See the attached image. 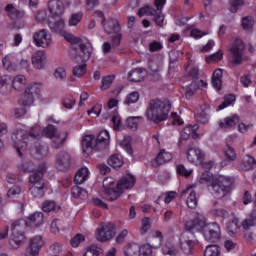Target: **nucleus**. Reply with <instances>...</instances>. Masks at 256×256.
I'll return each mask as SVG.
<instances>
[{"instance_id": "f257e3e1", "label": "nucleus", "mask_w": 256, "mask_h": 256, "mask_svg": "<svg viewBox=\"0 0 256 256\" xmlns=\"http://www.w3.org/2000/svg\"><path fill=\"white\" fill-rule=\"evenodd\" d=\"M186 231L198 233L203 231V237L210 243H217L221 239V227L217 223L207 224L205 217L197 216L186 223Z\"/></svg>"}, {"instance_id": "f03ea898", "label": "nucleus", "mask_w": 256, "mask_h": 256, "mask_svg": "<svg viewBox=\"0 0 256 256\" xmlns=\"http://www.w3.org/2000/svg\"><path fill=\"white\" fill-rule=\"evenodd\" d=\"M170 111L171 102H169V100L162 101L161 99H152L149 102L145 115L148 121L161 123L162 121H167Z\"/></svg>"}, {"instance_id": "7ed1b4c3", "label": "nucleus", "mask_w": 256, "mask_h": 256, "mask_svg": "<svg viewBox=\"0 0 256 256\" xmlns=\"http://www.w3.org/2000/svg\"><path fill=\"white\" fill-rule=\"evenodd\" d=\"M94 135H86L82 139V151L85 157H89L93 151H103L109 147V132L107 130L101 131L93 146Z\"/></svg>"}, {"instance_id": "20e7f679", "label": "nucleus", "mask_w": 256, "mask_h": 256, "mask_svg": "<svg viewBox=\"0 0 256 256\" xmlns=\"http://www.w3.org/2000/svg\"><path fill=\"white\" fill-rule=\"evenodd\" d=\"M46 172L47 164L42 163L38 166V170L34 171L29 176V183L32 185V187L29 188V193L34 197V199H41L47 191V188H45V182L43 181V177H45Z\"/></svg>"}, {"instance_id": "39448f33", "label": "nucleus", "mask_w": 256, "mask_h": 256, "mask_svg": "<svg viewBox=\"0 0 256 256\" xmlns=\"http://www.w3.org/2000/svg\"><path fill=\"white\" fill-rule=\"evenodd\" d=\"M231 185H233L232 178L217 176L208 181L207 187L215 199H223V197H227L231 193Z\"/></svg>"}, {"instance_id": "423d86ee", "label": "nucleus", "mask_w": 256, "mask_h": 256, "mask_svg": "<svg viewBox=\"0 0 256 256\" xmlns=\"http://www.w3.org/2000/svg\"><path fill=\"white\" fill-rule=\"evenodd\" d=\"M37 139L39 140V127H33L30 132L23 129L15 130L12 134V141L14 143L15 149H17L18 155L21 157L23 154L21 153V149L27 147L28 139Z\"/></svg>"}, {"instance_id": "0eeeda50", "label": "nucleus", "mask_w": 256, "mask_h": 256, "mask_svg": "<svg viewBox=\"0 0 256 256\" xmlns=\"http://www.w3.org/2000/svg\"><path fill=\"white\" fill-rule=\"evenodd\" d=\"M25 229H27V221L17 220L11 224L10 245L21 247L25 243Z\"/></svg>"}, {"instance_id": "6e6552de", "label": "nucleus", "mask_w": 256, "mask_h": 256, "mask_svg": "<svg viewBox=\"0 0 256 256\" xmlns=\"http://www.w3.org/2000/svg\"><path fill=\"white\" fill-rule=\"evenodd\" d=\"M188 77L192 80V83L188 86L185 95L187 99H191L199 89L207 87V83L203 80H199V68L197 67L190 69Z\"/></svg>"}, {"instance_id": "1a4fd4ad", "label": "nucleus", "mask_w": 256, "mask_h": 256, "mask_svg": "<svg viewBox=\"0 0 256 256\" xmlns=\"http://www.w3.org/2000/svg\"><path fill=\"white\" fill-rule=\"evenodd\" d=\"M78 56L74 58V61L76 63H85L91 59V54L93 53V46L91 45V42L87 39H82L80 43L78 44V48H75Z\"/></svg>"}, {"instance_id": "9d476101", "label": "nucleus", "mask_w": 256, "mask_h": 256, "mask_svg": "<svg viewBox=\"0 0 256 256\" xmlns=\"http://www.w3.org/2000/svg\"><path fill=\"white\" fill-rule=\"evenodd\" d=\"M115 224L113 223H102L96 230V239L102 243L105 241H111L115 237Z\"/></svg>"}, {"instance_id": "9b49d317", "label": "nucleus", "mask_w": 256, "mask_h": 256, "mask_svg": "<svg viewBox=\"0 0 256 256\" xmlns=\"http://www.w3.org/2000/svg\"><path fill=\"white\" fill-rule=\"evenodd\" d=\"M55 165L58 171H70L73 167V157L67 151H61L56 155Z\"/></svg>"}, {"instance_id": "f8f14e48", "label": "nucleus", "mask_w": 256, "mask_h": 256, "mask_svg": "<svg viewBox=\"0 0 256 256\" xmlns=\"http://www.w3.org/2000/svg\"><path fill=\"white\" fill-rule=\"evenodd\" d=\"M230 51L233 56V65H241V63L244 61L243 52L245 51V44L243 43V40L236 39Z\"/></svg>"}, {"instance_id": "ddd939ff", "label": "nucleus", "mask_w": 256, "mask_h": 256, "mask_svg": "<svg viewBox=\"0 0 256 256\" xmlns=\"http://www.w3.org/2000/svg\"><path fill=\"white\" fill-rule=\"evenodd\" d=\"M33 41L36 47L47 49L51 45V34L46 29H41L33 34Z\"/></svg>"}, {"instance_id": "4468645a", "label": "nucleus", "mask_w": 256, "mask_h": 256, "mask_svg": "<svg viewBox=\"0 0 256 256\" xmlns=\"http://www.w3.org/2000/svg\"><path fill=\"white\" fill-rule=\"evenodd\" d=\"M40 91L41 87L39 84H31L25 90V94L22 98V105H24V107H27V105H33V102L35 101V95H39Z\"/></svg>"}, {"instance_id": "2eb2a0df", "label": "nucleus", "mask_w": 256, "mask_h": 256, "mask_svg": "<svg viewBox=\"0 0 256 256\" xmlns=\"http://www.w3.org/2000/svg\"><path fill=\"white\" fill-rule=\"evenodd\" d=\"M193 233L195 232L187 230L180 237V247L186 255H189L191 253V249H193V247L195 246V240H193Z\"/></svg>"}, {"instance_id": "dca6fc26", "label": "nucleus", "mask_w": 256, "mask_h": 256, "mask_svg": "<svg viewBox=\"0 0 256 256\" xmlns=\"http://www.w3.org/2000/svg\"><path fill=\"white\" fill-rule=\"evenodd\" d=\"M44 242L41 236H35L30 240L29 246L27 248L26 256H37L41 247H43Z\"/></svg>"}, {"instance_id": "f3484780", "label": "nucleus", "mask_w": 256, "mask_h": 256, "mask_svg": "<svg viewBox=\"0 0 256 256\" xmlns=\"http://www.w3.org/2000/svg\"><path fill=\"white\" fill-rule=\"evenodd\" d=\"M47 63V54L43 51H36L32 55V65L35 69H44Z\"/></svg>"}, {"instance_id": "a211bd4d", "label": "nucleus", "mask_w": 256, "mask_h": 256, "mask_svg": "<svg viewBox=\"0 0 256 256\" xmlns=\"http://www.w3.org/2000/svg\"><path fill=\"white\" fill-rule=\"evenodd\" d=\"M5 11L8 14V17L12 19V21H21L23 17H25V12L13 4H8L5 7Z\"/></svg>"}, {"instance_id": "6ab92c4d", "label": "nucleus", "mask_w": 256, "mask_h": 256, "mask_svg": "<svg viewBox=\"0 0 256 256\" xmlns=\"http://www.w3.org/2000/svg\"><path fill=\"white\" fill-rule=\"evenodd\" d=\"M48 9L51 17H61V15H63V2L59 0H51L48 3Z\"/></svg>"}, {"instance_id": "aec40b11", "label": "nucleus", "mask_w": 256, "mask_h": 256, "mask_svg": "<svg viewBox=\"0 0 256 256\" xmlns=\"http://www.w3.org/2000/svg\"><path fill=\"white\" fill-rule=\"evenodd\" d=\"M135 186V176L128 174L120 179L117 183L118 191H123V189H132Z\"/></svg>"}, {"instance_id": "412c9836", "label": "nucleus", "mask_w": 256, "mask_h": 256, "mask_svg": "<svg viewBox=\"0 0 256 256\" xmlns=\"http://www.w3.org/2000/svg\"><path fill=\"white\" fill-rule=\"evenodd\" d=\"M48 25L52 33H61V31L65 29V21L59 17L58 19L57 17H50L48 20Z\"/></svg>"}, {"instance_id": "4be33fe9", "label": "nucleus", "mask_w": 256, "mask_h": 256, "mask_svg": "<svg viewBox=\"0 0 256 256\" xmlns=\"http://www.w3.org/2000/svg\"><path fill=\"white\" fill-rule=\"evenodd\" d=\"M205 154L199 148L190 146L187 152V159L190 163H195V161H203Z\"/></svg>"}, {"instance_id": "5701e85b", "label": "nucleus", "mask_w": 256, "mask_h": 256, "mask_svg": "<svg viewBox=\"0 0 256 256\" xmlns=\"http://www.w3.org/2000/svg\"><path fill=\"white\" fill-rule=\"evenodd\" d=\"M102 25L105 33L108 35H111V33H119V31H121V26L116 20H109L107 22L104 21Z\"/></svg>"}, {"instance_id": "b1692460", "label": "nucleus", "mask_w": 256, "mask_h": 256, "mask_svg": "<svg viewBox=\"0 0 256 256\" xmlns=\"http://www.w3.org/2000/svg\"><path fill=\"white\" fill-rule=\"evenodd\" d=\"M239 123V116L232 115L219 121L220 129H229V127H235V124Z\"/></svg>"}, {"instance_id": "393cba45", "label": "nucleus", "mask_w": 256, "mask_h": 256, "mask_svg": "<svg viewBox=\"0 0 256 256\" xmlns=\"http://www.w3.org/2000/svg\"><path fill=\"white\" fill-rule=\"evenodd\" d=\"M31 154L37 155V159H43V157H47V155H49V148L37 142L34 149H32Z\"/></svg>"}, {"instance_id": "a878e982", "label": "nucleus", "mask_w": 256, "mask_h": 256, "mask_svg": "<svg viewBox=\"0 0 256 256\" xmlns=\"http://www.w3.org/2000/svg\"><path fill=\"white\" fill-rule=\"evenodd\" d=\"M255 167L256 160L251 155H246L240 165V169H242V171H251L252 169H255Z\"/></svg>"}, {"instance_id": "bb28decb", "label": "nucleus", "mask_w": 256, "mask_h": 256, "mask_svg": "<svg viewBox=\"0 0 256 256\" xmlns=\"http://www.w3.org/2000/svg\"><path fill=\"white\" fill-rule=\"evenodd\" d=\"M67 135V132H63L52 137V147L54 149H61L65 145V141H67Z\"/></svg>"}, {"instance_id": "cd10ccee", "label": "nucleus", "mask_w": 256, "mask_h": 256, "mask_svg": "<svg viewBox=\"0 0 256 256\" xmlns=\"http://www.w3.org/2000/svg\"><path fill=\"white\" fill-rule=\"evenodd\" d=\"M128 79L132 83H139L145 79V73L143 72V69L137 68L129 73Z\"/></svg>"}, {"instance_id": "c85d7f7f", "label": "nucleus", "mask_w": 256, "mask_h": 256, "mask_svg": "<svg viewBox=\"0 0 256 256\" xmlns=\"http://www.w3.org/2000/svg\"><path fill=\"white\" fill-rule=\"evenodd\" d=\"M25 85H27V79L23 75H17L14 77L12 81V87L16 91H21L22 89H25Z\"/></svg>"}, {"instance_id": "c756f323", "label": "nucleus", "mask_w": 256, "mask_h": 256, "mask_svg": "<svg viewBox=\"0 0 256 256\" xmlns=\"http://www.w3.org/2000/svg\"><path fill=\"white\" fill-rule=\"evenodd\" d=\"M173 159V155L171 153L161 150L160 153L156 156L157 165H165V163H169Z\"/></svg>"}, {"instance_id": "7c9ffc66", "label": "nucleus", "mask_w": 256, "mask_h": 256, "mask_svg": "<svg viewBox=\"0 0 256 256\" xmlns=\"http://www.w3.org/2000/svg\"><path fill=\"white\" fill-rule=\"evenodd\" d=\"M89 177V169L87 168H81L78 170L74 177V181L77 185H81L87 181V178Z\"/></svg>"}, {"instance_id": "2f4dec72", "label": "nucleus", "mask_w": 256, "mask_h": 256, "mask_svg": "<svg viewBox=\"0 0 256 256\" xmlns=\"http://www.w3.org/2000/svg\"><path fill=\"white\" fill-rule=\"evenodd\" d=\"M30 224L33 227H41V225H43L45 218L43 215V212H35L34 214H32L30 216Z\"/></svg>"}, {"instance_id": "473e14b6", "label": "nucleus", "mask_w": 256, "mask_h": 256, "mask_svg": "<svg viewBox=\"0 0 256 256\" xmlns=\"http://www.w3.org/2000/svg\"><path fill=\"white\" fill-rule=\"evenodd\" d=\"M108 165L113 167V169H119L123 166V156L119 154H114L108 159Z\"/></svg>"}, {"instance_id": "72a5a7b5", "label": "nucleus", "mask_w": 256, "mask_h": 256, "mask_svg": "<svg viewBox=\"0 0 256 256\" xmlns=\"http://www.w3.org/2000/svg\"><path fill=\"white\" fill-rule=\"evenodd\" d=\"M162 253L164 255L177 256L179 254V250L175 248L171 242H166L162 245Z\"/></svg>"}, {"instance_id": "f704fd0d", "label": "nucleus", "mask_w": 256, "mask_h": 256, "mask_svg": "<svg viewBox=\"0 0 256 256\" xmlns=\"http://www.w3.org/2000/svg\"><path fill=\"white\" fill-rule=\"evenodd\" d=\"M221 77H223V70L216 69L212 76V85L218 91L221 89Z\"/></svg>"}, {"instance_id": "c9c22d12", "label": "nucleus", "mask_w": 256, "mask_h": 256, "mask_svg": "<svg viewBox=\"0 0 256 256\" xmlns=\"http://www.w3.org/2000/svg\"><path fill=\"white\" fill-rule=\"evenodd\" d=\"M71 193L75 199H87L88 196L87 190L79 186L72 187Z\"/></svg>"}, {"instance_id": "e433bc0d", "label": "nucleus", "mask_w": 256, "mask_h": 256, "mask_svg": "<svg viewBox=\"0 0 256 256\" xmlns=\"http://www.w3.org/2000/svg\"><path fill=\"white\" fill-rule=\"evenodd\" d=\"M83 256H105L103 255V249L97 245H91L87 248Z\"/></svg>"}, {"instance_id": "4c0bfd02", "label": "nucleus", "mask_w": 256, "mask_h": 256, "mask_svg": "<svg viewBox=\"0 0 256 256\" xmlns=\"http://www.w3.org/2000/svg\"><path fill=\"white\" fill-rule=\"evenodd\" d=\"M221 248L215 244L209 245L204 251V256H220Z\"/></svg>"}, {"instance_id": "58836bf2", "label": "nucleus", "mask_w": 256, "mask_h": 256, "mask_svg": "<svg viewBox=\"0 0 256 256\" xmlns=\"http://www.w3.org/2000/svg\"><path fill=\"white\" fill-rule=\"evenodd\" d=\"M227 231L230 237H233L239 231V219L234 218L231 222L227 224Z\"/></svg>"}, {"instance_id": "ea45409f", "label": "nucleus", "mask_w": 256, "mask_h": 256, "mask_svg": "<svg viewBox=\"0 0 256 256\" xmlns=\"http://www.w3.org/2000/svg\"><path fill=\"white\" fill-rule=\"evenodd\" d=\"M198 129H199V124H194L193 126L189 125L185 127L183 129V132L189 137H192V139H197V137H199V134H197Z\"/></svg>"}, {"instance_id": "a19ab883", "label": "nucleus", "mask_w": 256, "mask_h": 256, "mask_svg": "<svg viewBox=\"0 0 256 256\" xmlns=\"http://www.w3.org/2000/svg\"><path fill=\"white\" fill-rule=\"evenodd\" d=\"M243 229L247 231L250 227H256V210H254L251 215L250 219H246L242 223Z\"/></svg>"}, {"instance_id": "79ce46f5", "label": "nucleus", "mask_w": 256, "mask_h": 256, "mask_svg": "<svg viewBox=\"0 0 256 256\" xmlns=\"http://www.w3.org/2000/svg\"><path fill=\"white\" fill-rule=\"evenodd\" d=\"M224 155L228 163H231L232 161H235V159H237V153H235V149H233V147H231L230 145H227L224 149Z\"/></svg>"}, {"instance_id": "37998d69", "label": "nucleus", "mask_w": 256, "mask_h": 256, "mask_svg": "<svg viewBox=\"0 0 256 256\" xmlns=\"http://www.w3.org/2000/svg\"><path fill=\"white\" fill-rule=\"evenodd\" d=\"M139 249L140 246H138V244L131 243L126 247L124 253L126 256H137L139 255Z\"/></svg>"}, {"instance_id": "c03bdc74", "label": "nucleus", "mask_w": 256, "mask_h": 256, "mask_svg": "<svg viewBox=\"0 0 256 256\" xmlns=\"http://www.w3.org/2000/svg\"><path fill=\"white\" fill-rule=\"evenodd\" d=\"M18 169L20 173H31V175H33L34 171H39V168L34 170L33 163L31 162H25L23 164H20L18 166Z\"/></svg>"}, {"instance_id": "a18cd8bd", "label": "nucleus", "mask_w": 256, "mask_h": 256, "mask_svg": "<svg viewBox=\"0 0 256 256\" xmlns=\"http://www.w3.org/2000/svg\"><path fill=\"white\" fill-rule=\"evenodd\" d=\"M141 119H143V117L141 116H132V117H129L127 120H126V126L129 128V129H137L138 125H139V121H141Z\"/></svg>"}, {"instance_id": "49530a36", "label": "nucleus", "mask_w": 256, "mask_h": 256, "mask_svg": "<svg viewBox=\"0 0 256 256\" xmlns=\"http://www.w3.org/2000/svg\"><path fill=\"white\" fill-rule=\"evenodd\" d=\"M187 205L189 209H195L197 207V192L192 190L187 198Z\"/></svg>"}, {"instance_id": "de8ad7c7", "label": "nucleus", "mask_w": 256, "mask_h": 256, "mask_svg": "<svg viewBox=\"0 0 256 256\" xmlns=\"http://www.w3.org/2000/svg\"><path fill=\"white\" fill-rule=\"evenodd\" d=\"M72 73L74 77H83L87 73V64L83 62V64L74 67Z\"/></svg>"}, {"instance_id": "09e8293b", "label": "nucleus", "mask_w": 256, "mask_h": 256, "mask_svg": "<svg viewBox=\"0 0 256 256\" xmlns=\"http://www.w3.org/2000/svg\"><path fill=\"white\" fill-rule=\"evenodd\" d=\"M104 193H107V191H112L117 187V184H115V181H113V178H105L102 182Z\"/></svg>"}, {"instance_id": "8fccbe9b", "label": "nucleus", "mask_w": 256, "mask_h": 256, "mask_svg": "<svg viewBox=\"0 0 256 256\" xmlns=\"http://www.w3.org/2000/svg\"><path fill=\"white\" fill-rule=\"evenodd\" d=\"M243 7V0H229L230 13H237Z\"/></svg>"}, {"instance_id": "3c124183", "label": "nucleus", "mask_w": 256, "mask_h": 256, "mask_svg": "<svg viewBox=\"0 0 256 256\" xmlns=\"http://www.w3.org/2000/svg\"><path fill=\"white\" fill-rule=\"evenodd\" d=\"M75 103H77V100L72 95H67L62 100V105L65 109H73Z\"/></svg>"}, {"instance_id": "603ef678", "label": "nucleus", "mask_w": 256, "mask_h": 256, "mask_svg": "<svg viewBox=\"0 0 256 256\" xmlns=\"http://www.w3.org/2000/svg\"><path fill=\"white\" fill-rule=\"evenodd\" d=\"M150 15L154 16V22L158 27H163V22L165 21V16L161 13H157V10H150Z\"/></svg>"}, {"instance_id": "864d4df0", "label": "nucleus", "mask_w": 256, "mask_h": 256, "mask_svg": "<svg viewBox=\"0 0 256 256\" xmlns=\"http://www.w3.org/2000/svg\"><path fill=\"white\" fill-rule=\"evenodd\" d=\"M122 192L117 190H107L105 192L106 199L110 202L117 201L121 197Z\"/></svg>"}, {"instance_id": "5fc2aeb1", "label": "nucleus", "mask_w": 256, "mask_h": 256, "mask_svg": "<svg viewBox=\"0 0 256 256\" xmlns=\"http://www.w3.org/2000/svg\"><path fill=\"white\" fill-rule=\"evenodd\" d=\"M235 99H236V97L233 94L226 96L224 101L218 106V111H221V110L229 107V105L234 103Z\"/></svg>"}, {"instance_id": "6e6d98bb", "label": "nucleus", "mask_w": 256, "mask_h": 256, "mask_svg": "<svg viewBox=\"0 0 256 256\" xmlns=\"http://www.w3.org/2000/svg\"><path fill=\"white\" fill-rule=\"evenodd\" d=\"M11 92V84L7 82V79L1 78L0 80V93L2 95H7V93Z\"/></svg>"}, {"instance_id": "4d7b16f0", "label": "nucleus", "mask_w": 256, "mask_h": 256, "mask_svg": "<svg viewBox=\"0 0 256 256\" xmlns=\"http://www.w3.org/2000/svg\"><path fill=\"white\" fill-rule=\"evenodd\" d=\"M82 19H83V13L78 12V13L72 14L68 23L70 27H75V25H79Z\"/></svg>"}, {"instance_id": "13d9d810", "label": "nucleus", "mask_w": 256, "mask_h": 256, "mask_svg": "<svg viewBox=\"0 0 256 256\" xmlns=\"http://www.w3.org/2000/svg\"><path fill=\"white\" fill-rule=\"evenodd\" d=\"M176 171L178 175H181L182 177H189L193 173V170L185 168V165L179 164L176 166Z\"/></svg>"}, {"instance_id": "bf43d9fd", "label": "nucleus", "mask_w": 256, "mask_h": 256, "mask_svg": "<svg viewBox=\"0 0 256 256\" xmlns=\"http://www.w3.org/2000/svg\"><path fill=\"white\" fill-rule=\"evenodd\" d=\"M42 133L51 139L57 135V128H55L53 125H48L47 127L43 128Z\"/></svg>"}, {"instance_id": "052dcab7", "label": "nucleus", "mask_w": 256, "mask_h": 256, "mask_svg": "<svg viewBox=\"0 0 256 256\" xmlns=\"http://www.w3.org/2000/svg\"><path fill=\"white\" fill-rule=\"evenodd\" d=\"M137 101H139V92H132L127 95L124 103L126 105H131L133 103H137Z\"/></svg>"}, {"instance_id": "680f3d73", "label": "nucleus", "mask_w": 256, "mask_h": 256, "mask_svg": "<svg viewBox=\"0 0 256 256\" xmlns=\"http://www.w3.org/2000/svg\"><path fill=\"white\" fill-rule=\"evenodd\" d=\"M55 207H57V204L55 201L47 200L43 203L42 209L45 211V213H51V211H55Z\"/></svg>"}, {"instance_id": "e2e57ef3", "label": "nucleus", "mask_w": 256, "mask_h": 256, "mask_svg": "<svg viewBox=\"0 0 256 256\" xmlns=\"http://www.w3.org/2000/svg\"><path fill=\"white\" fill-rule=\"evenodd\" d=\"M242 27L245 31H251L253 29V18L251 16H246L242 19Z\"/></svg>"}, {"instance_id": "0e129e2a", "label": "nucleus", "mask_w": 256, "mask_h": 256, "mask_svg": "<svg viewBox=\"0 0 256 256\" xmlns=\"http://www.w3.org/2000/svg\"><path fill=\"white\" fill-rule=\"evenodd\" d=\"M141 223L140 235H145L151 229V220L149 218H143Z\"/></svg>"}, {"instance_id": "69168bd1", "label": "nucleus", "mask_w": 256, "mask_h": 256, "mask_svg": "<svg viewBox=\"0 0 256 256\" xmlns=\"http://www.w3.org/2000/svg\"><path fill=\"white\" fill-rule=\"evenodd\" d=\"M3 65L5 68H7V71H17V66L11 62V59H9V56H5L3 58Z\"/></svg>"}, {"instance_id": "338daca9", "label": "nucleus", "mask_w": 256, "mask_h": 256, "mask_svg": "<svg viewBox=\"0 0 256 256\" xmlns=\"http://www.w3.org/2000/svg\"><path fill=\"white\" fill-rule=\"evenodd\" d=\"M139 256H153V249H151V246L144 245L139 248Z\"/></svg>"}, {"instance_id": "774afa93", "label": "nucleus", "mask_w": 256, "mask_h": 256, "mask_svg": "<svg viewBox=\"0 0 256 256\" xmlns=\"http://www.w3.org/2000/svg\"><path fill=\"white\" fill-rule=\"evenodd\" d=\"M111 83H113V77L111 76H105L102 78V85L100 86V89L103 91L105 89H109L111 87Z\"/></svg>"}]
</instances>
